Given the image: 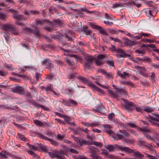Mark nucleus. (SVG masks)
<instances>
[{
  "mask_svg": "<svg viewBox=\"0 0 159 159\" xmlns=\"http://www.w3.org/2000/svg\"><path fill=\"white\" fill-rule=\"evenodd\" d=\"M142 41L144 42H149L150 43H152L155 42V41L153 39H142Z\"/></svg>",
  "mask_w": 159,
  "mask_h": 159,
  "instance_id": "obj_41",
  "label": "nucleus"
},
{
  "mask_svg": "<svg viewBox=\"0 0 159 159\" xmlns=\"http://www.w3.org/2000/svg\"><path fill=\"white\" fill-rule=\"evenodd\" d=\"M120 54H117L116 55V56H117L118 57H129L130 56V55L126 54L125 52H124V51L122 49V51H121L120 52Z\"/></svg>",
  "mask_w": 159,
  "mask_h": 159,
  "instance_id": "obj_23",
  "label": "nucleus"
},
{
  "mask_svg": "<svg viewBox=\"0 0 159 159\" xmlns=\"http://www.w3.org/2000/svg\"><path fill=\"white\" fill-rule=\"evenodd\" d=\"M108 32L111 34H117V32L113 29H108L107 30Z\"/></svg>",
  "mask_w": 159,
  "mask_h": 159,
  "instance_id": "obj_30",
  "label": "nucleus"
},
{
  "mask_svg": "<svg viewBox=\"0 0 159 159\" xmlns=\"http://www.w3.org/2000/svg\"><path fill=\"white\" fill-rule=\"evenodd\" d=\"M64 59L66 62L70 66H72L74 64L73 61L70 57H66Z\"/></svg>",
  "mask_w": 159,
  "mask_h": 159,
  "instance_id": "obj_20",
  "label": "nucleus"
},
{
  "mask_svg": "<svg viewBox=\"0 0 159 159\" xmlns=\"http://www.w3.org/2000/svg\"><path fill=\"white\" fill-rule=\"evenodd\" d=\"M120 132L121 134H117L114 137L115 140H124L125 137H129L130 135L129 133L127 132L125 130H120Z\"/></svg>",
  "mask_w": 159,
  "mask_h": 159,
  "instance_id": "obj_5",
  "label": "nucleus"
},
{
  "mask_svg": "<svg viewBox=\"0 0 159 159\" xmlns=\"http://www.w3.org/2000/svg\"><path fill=\"white\" fill-rule=\"evenodd\" d=\"M140 35L142 37V36L145 37H150L151 36V34H150L143 33L142 32L141 33H140Z\"/></svg>",
  "mask_w": 159,
  "mask_h": 159,
  "instance_id": "obj_39",
  "label": "nucleus"
},
{
  "mask_svg": "<svg viewBox=\"0 0 159 159\" xmlns=\"http://www.w3.org/2000/svg\"><path fill=\"white\" fill-rule=\"evenodd\" d=\"M111 49L113 52H115L118 53H120L121 51H122V49L121 48H116L115 46L111 45Z\"/></svg>",
  "mask_w": 159,
  "mask_h": 159,
  "instance_id": "obj_21",
  "label": "nucleus"
},
{
  "mask_svg": "<svg viewBox=\"0 0 159 159\" xmlns=\"http://www.w3.org/2000/svg\"><path fill=\"white\" fill-rule=\"evenodd\" d=\"M68 102L71 103L73 105V106H76L77 105V103L72 99L68 101Z\"/></svg>",
  "mask_w": 159,
  "mask_h": 159,
  "instance_id": "obj_46",
  "label": "nucleus"
},
{
  "mask_svg": "<svg viewBox=\"0 0 159 159\" xmlns=\"http://www.w3.org/2000/svg\"><path fill=\"white\" fill-rule=\"evenodd\" d=\"M12 17L17 21H21L25 20V18L23 16L17 14V12L16 14L12 15Z\"/></svg>",
  "mask_w": 159,
  "mask_h": 159,
  "instance_id": "obj_15",
  "label": "nucleus"
},
{
  "mask_svg": "<svg viewBox=\"0 0 159 159\" xmlns=\"http://www.w3.org/2000/svg\"><path fill=\"white\" fill-rule=\"evenodd\" d=\"M126 125L132 128H135L136 127V125L134 124L131 123H127Z\"/></svg>",
  "mask_w": 159,
  "mask_h": 159,
  "instance_id": "obj_52",
  "label": "nucleus"
},
{
  "mask_svg": "<svg viewBox=\"0 0 159 159\" xmlns=\"http://www.w3.org/2000/svg\"><path fill=\"white\" fill-rule=\"evenodd\" d=\"M41 63L42 65L45 66L46 68H48L50 70L54 67L52 61L48 59H44Z\"/></svg>",
  "mask_w": 159,
  "mask_h": 159,
  "instance_id": "obj_6",
  "label": "nucleus"
},
{
  "mask_svg": "<svg viewBox=\"0 0 159 159\" xmlns=\"http://www.w3.org/2000/svg\"><path fill=\"white\" fill-rule=\"evenodd\" d=\"M34 123L38 126H42L43 125V123L39 120H33Z\"/></svg>",
  "mask_w": 159,
  "mask_h": 159,
  "instance_id": "obj_28",
  "label": "nucleus"
},
{
  "mask_svg": "<svg viewBox=\"0 0 159 159\" xmlns=\"http://www.w3.org/2000/svg\"><path fill=\"white\" fill-rule=\"evenodd\" d=\"M117 148L121 151H124L127 153H130L134 152V150H132L128 147H123L122 146L119 145V146H117Z\"/></svg>",
  "mask_w": 159,
  "mask_h": 159,
  "instance_id": "obj_9",
  "label": "nucleus"
},
{
  "mask_svg": "<svg viewBox=\"0 0 159 159\" xmlns=\"http://www.w3.org/2000/svg\"><path fill=\"white\" fill-rule=\"evenodd\" d=\"M82 31L85 32L86 35L89 34L91 33V31L88 30L87 27L86 26L84 27Z\"/></svg>",
  "mask_w": 159,
  "mask_h": 159,
  "instance_id": "obj_36",
  "label": "nucleus"
},
{
  "mask_svg": "<svg viewBox=\"0 0 159 159\" xmlns=\"http://www.w3.org/2000/svg\"><path fill=\"white\" fill-rule=\"evenodd\" d=\"M103 22L104 24L107 25H111L113 24L112 22H109V21L104 20Z\"/></svg>",
  "mask_w": 159,
  "mask_h": 159,
  "instance_id": "obj_63",
  "label": "nucleus"
},
{
  "mask_svg": "<svg viewBox=\"0 0 159 159\" xmlns=\"http://www.w3.org/2000/svg\"><path fill=\"white\" fill-rule=\"evenodd\" d=\"M155 75L154 72H152L151 74V75L149 77L150 80L154 81L155 80Z\"/></svg>",
  "mask_w": 159,
  "mask_h": 159,
  "instance_id": "obj_50",
  "label": "nucleus"
},
{
  "mask_svg": "<svg viewBox=\"0 0 159 159\" xmlns=\"http://www.w3.org/2000/svg\"><path fill=\"white\" fill-rule=\"evenodd\" d=\"M46 134L49 137H53L56 136V134L53 133L48 132Z\"/></svg>",
  "mask_w": 159,
  "mask_h": 159,
  "instance_id": "obj_54",
  "label": "nucleus"
},
{
  "mask_svg": "<svg viewBox=\"0 0 159 159\" xmlns=\"http://www.w3.org/2000/svg\"><path fill=\"white\" fill-rule=\"evenodd\" d=\"M49 156L52 157H56V155L53 152H49L48 153Z\"/></svg>",
  "mask_w": 159,
  "mask_h": 159,
  "instance_id": "obj_64",
  "label": "nucleus"
},
{
  "mask_svg": "<svg viewBox=\"0 0 159 159\" xmlns=\"http://www.w3.org/2000/svg\"><path fill=\"white\" fill-rule=\"evenodd\" d=\"M105 57L104 55L101 54L98 55L97 59L95 60V64L97 66L102 65L103 64V60Z\"/></svg>",
  "mask_w": 159,
  "mask_h": 159,
  "instance_id": "obj_7",
  "label": "nucleus"
},
{
  "mask_svg": "<svg viewBox=\"0 0 159 159\" xmlns=\"http://www.w3.org/2000/svg\"><path fill=\"white\" fill-rule=\"evenodd\" d=\"M7 17V15L5 13H0V19L2 20H5Z\"/></svg>",
  "mask_w": 159,
  "mask_h": 159,
  "instance_id": "obj_35",
  "label": "nucleus"
},
{
  "mask_svg": "<svg viewBox=\"0 0 159 159\" xmlns=\"http://www.w3.org/2000/svg\"><path fill=\"white\" fill-rule=\"evenodd\" d=\"M14 92L20 94H23L25 93V90L23 87L20 86H16L13 91Z\"/></svg>",
  "mask_w": 159,
  "mask_h": 159,
  "instance_id": "obj_13",
  "label": "nucleus"
},
{
  "mask_svg": "<svg viewBox=\"0 0 159 159\" xmlns=\"http://www.w3.org/2000/svg\"><path fill=\"white\" fill-rule=\"evenodd\" d=\"M88 148L91 151L92 154L94 153V152L96 151V148L93 146H89Z\"/></svg>",
  "mask_w": 159,
  "mask_h": 159,
  "instance_id": "obj_38",
  "label": "nucleus"
},
{
  "mask_svg": "<svg viewBox=\"0 0 159 159\" xmlns=\"http://www.w3.org/2000/svg\"><path fill=\"white\" fill-rule=\"evenodd\" d=\"M98 30H99V31L100 33L102 34V35L105 36H108V35L106 31L104 30L100 26L99 27Z\"/></svg>",
  "mask_w": 159,
  "mask_h": 159,
  "instance_id": "obj_24",
  "label": "nucleus"
},
{
  "mask_svg": "<svg viewBox=\"0 0 159 159\" xmlns=\"http://www.w3.org/2000/svg\"><path fill=\"white\" fill-rule=\"evenodd\" d=\"M115 116V115L113 113L110 114L108 115V117L109 120H112Z\"/></svg>",
  "mask_w": 159,
  "mask_h": 159,
  "instance_id": "obj_51",
  "label": "nucleus"
},
{
  "mask_svg": "<svg viewBox=\"0 0 159 159\" xmlns=\"http://www.w3.org/2000/svg\"><path fill=\"white\" fill-rule=\"evenodd\" d=\"M70 34V33L69 32L67 33L63 34L62 36L65 37L68 40H71V36L69 35V34Z\"/></svg>",
  "mask_w": 159,
  "mask_h": 159,
  "instance_id": "obj_27",
  "label": "nucleus"
},
{
  "mask_svg": "<svg viewBox=\"0 0 159 159\" xmlns=\"http://www.w3.org/2000/svg\"><path fill=\"white\" fill-rule=\"evenodd\" d=\"M62 50L64 51V54L65 55H68L70 57H73L75 58L76 59L77 61L78 59H80V57L77 55L72 54H70L69 53V51L68 50H66L63 48H62Z\"/></svg>",
  "mask_w": 159,
  "mask_h": 159,
  "instance_id": "obj_11",
  "label": "nucleus"
},
{
  "mask_svg": "<svg viewBox=\"0 0 159 159\" xmlns=\"http://www.w3.org/2000/svg\"><path fill=\"white\" fill-rule=\"evenodd\" d=\"M17 134L19 138L23 140H25L26 138L23 135L20 133H18Z\"/></svg>",
  "mask_w": 159,
  "mask_h": 159,
  "instance_id": "obj_48",
  "label": "nucleus"
},
{
  "mask_svg": "<svg viewBox=\"0 0 159 159\" xmlns=\"http://www.w3.org/2000/svg\"><path fill=\"white\" fill-rule=\"evenodd\" d=\"M85 61L84 68L85 70H87L92 68L93 64L95 60V58L91 55H87L84 57Z\"/></svg>",
  "mask_w": 159,
  "mask_h": 159,
  "instance_id": "obj_1",
  "label": "nucleus"
},
{
  "mask_svg": "<svg viewBox=\"0 0 159 159\" xmlns=\"http://www.w3.org/2000/svg\"><path fill=\"white\" fill-rule=\"evenodd\" d=\"M2 28L3 30L9 32L13 31L14 27L10 24H6L3 25Z\"/></svg>",
  "mask_w": 159,
  "mask_h": 159,
  "instance_id": "obj_12",
  "label": "nucleus"
},
{
  "mask_svg": "<svg viewBox=\"0 0 159 159\" xmlns=\"http://www.w3.org/2000/svg\"><path fill=\"white\" fill-rule=\"evenodd\" d=\"M124 102L125 103L124 105V108L125 110L129 111H131L135 108V107L136 106L135 104L131 101L126 100H124Z\"/></svg>",
  "mask_w": 159,
  "mask_h": 159,
  "instance_id": "obj_4",
  "label": "nucleus"
},
{
  "mask_svg": "<svg viewBox=\"0 0 159 159\" xmlns=\"http://www.w3.org/2000/svg\"><path fill=\"white\" fill-rule=\"evenodd\" d=\"M43 24H44V23L43 21L36 20L35 26H33V27L35 28L34 30H32L29 28H26V31L30 33H33L34 34L38 37L39 35V32L37 30V28L39 26H41Z\"/></svg>",
  "mask_w": 159,
  "mask_h": 159,
  "instance_id": "obj_3",
  "label": "nucleus"
},
{
  "mask_svg": "<svg viewBox=\"0 0 159 159\" xmlns=\"http://www.w3.org/2000/svg\"><path fill=\"white\" fill-rule=\"evenodd\" d=\"M140 1L139 0H135L131 2V3L133 4L137 7H139L141 6V5L140 3Z\"/></svg>",
  "mask_w": 159,
  "mask_h": 159,
  "instance_id": "obj_25",
  "label": "nucleus"
},
{
  "mask_svg": "<svg viewBox=\"0 0 159 159\" xmlns=\"http://www.w3.org/2000/svg\"><path fill=\"white\" fill-rule=\"evenodd\" d=\"M144 111L147 112H151L154 111V108L149 107H147L145 108Z\"/></svg>",
  "mask_w": 159,
  "mask_h": 159,
  "instance_id": "obj_26",
  "label": "nucleus"
},
{
  "mask_svg": "<svg viewBox=\"0 0 159 159\" xmlns=\"http://www.w3.org/2000/svg\"><path fill=\"white\" fill-rule=\"evenodd\" d=\"M104 129L105 131H106L109 135L112 134L113 133V131L111 129V127L108 125H103Z\"/></svg>",
  "mask_w": 159,
  "mask_h": 159,
  "instance_id": "obj_17",
  "label": "nucleus"
},
{
  "mask_svg": "<svg viewBox=\"0 0 159 159\" xmlns=\"http://www.w3.org/2000/svg\"><path fill=\"white\" fill-rule=\"evenodd\" d=\"M77 43L79 46H83L86 45V43L82 41H79Z\"/></svg>",
  "mask_w": 159,
  "mask_h": 159,
  "instance_id": "obj_59",
  "label": "nucleus"
},
{
  "mask_svg": "<svg viewBox=\"0 0 159 159\" xmlns=\"http://www.w3.org/2000/svg\"><path fill=\"white\" fill-rule=\"evenodd\" d=\"M7 74V73L3 71L0 70V75L1 76H5Z\"/></svg>",
  "mask_w": 159,
  "mask_h": 159,
  "instance_id": "obj_57",
  "label": "nucleus"
},
{
  "mask_svg": "<svg viewBox=\"0 0 159 159\" xmlns=\"http://www.w3.org/2000/svg\"><path fill=\"white\" fill-rule=\"evenodd\" d=\"M104 75L107 79L113 78L112 74L111 72L107 73L106 72V73H105V74Z\"/></svg>",
  "mask_w": 159,
  "mask_h": 159,
  "instance_id": "obj_34",
  "label": "nucleus"
},
{
  "mask_svg": "<svg viewBox=\"0 0 159 159\" xmlns=\"http://www.w3.org/2000/svg\"><path fill=\"white\" fill-rule=\"evenodd\" d=\"M122 41L125 46L133 45L136 44V43L133 41H131L128 39L124 38Z\"/></svg>",
  "mask_w": 159,
  "mask_h": 159,
  "instance_id": "obj_10",
  "label": "nucleus"
},
{
  "mask_svg": "<svg viewBox=\"0 0 159 159\" xmlns=\"http://www.w3.org/2000/svg\"><path fill=\"white\" fill-rule=\"evenodd\" d=\"M153 3V2L151 1H147L144 2L145 5H147L148 6H151Z\"/></svg>",
  "mask_w": 159,
  "mask_h": 159,
  "instance_id": "obj_53",
  "label": "nucleus"
},
{
  "mask_svg": "<svg viewBox=\"0 0 159 159\" xmlns=\"http://www.w3.org/2000/svg\"><path fill=\"white\" fill-rule=\"evenodd\" d=\"M139 70V74L141 75L144 77H148V74L146 72V70L144 67H138Z\"/></svg>",
  "mask_w": 159,
  "mask_h": 159,
  "instance_id": "obj_14",
  "label": "nucleus"
},
{
  "mask_svg": "<svg viewBox=\"0 0 159 159\" xmlns=\"http://www.w3.org/2000/svg\"><path fill=\"white\" fill-rule=\"evenodd\" d=\"M81 144H84L85 145L89 144L90 145L91 144V142L87 141L86 140H82L80 143Z\"/></svg>",
  "mask_w": 159,
  "mask_h": 159,
  "instance_id": "obj_47",
  "label": "nucleus"
},
{
  "mask_svg": "<svg viewBox=\"0 0 159 159\" xmlns=\"http://www.w3.org/2000/svg\"><path fill=\"white\" fill-rule=\"evenodd\" d=\"M66 135L65 134L61 135L60 134H58L57 135V140H61L63 139L65 136Z\"/></svg>",
  "mask_w": 159,
  "mask_h": 159,
  "instance_id": "obj_33",
  "label": "nucleus"
},
{
  "mask_svg": "<svg viewBox=\"0 0 159 159\" xmlns=\"http://www.w3.org/2000/svg\"><path fill=\"white\" fill-rule=\"evenodd\" d=\"M33 104L34 106L37 107H41L42 108H43L44 106L39 105L36 102H34L33 103Z\"/></svg>",
  "mask_w": 159,
  "mask_h": 159,
  "instance_id": "obj_49",
  "label": "nucleus"
},
{
  "mask_svg": "<svg viewBox=\"0 0 159 159\" xmlns=\"http://www.w3.org/2000/svg\"><path fill=\"white\" fill-rule=\"evenodd\" d=\"M117 73L119 76L122 79H126L129 77V74L125 72L124 71L122 73L120 71H118Z\"/></svg>",
  "mask_w": 159,
  "mask_h": 159,
  "instance_id": "obj_16",
  "label": "nucleus"
},
{
  "mask_svg": "<svg viewBox=\"0 0 159 159\" xmlns=\"http://www.w3.org/2000/svg\"><path fill=\"white\" fill-rule=\"evenodd\" d=\"M78 79L84 83H86L88 82V80L82 77H78Z\"/></svg>",
  "mask_w": 159,
  "mask_h": 159,
  "instance_id": "obj_32",
  "label": "nucleus"
},
{
  "mask_svg": "<svg viewBox=\"0 0 159 159\" xmlns=\"http://www.w3.org/2000/svg\"><path fill=\"white\" fill-rule=\"evenodd\" d=\"M135 52L141 54H143L145 53V52L144 50H136L135 51Z\"/></svg>",
  "mask_w": 159,
  "mask_h": 159,
  "instance_id": "obj_45",
  "label": "nucleus"
},
{
  "mask_svg": "<svg viewBox=\"0 0 159 159\" xmlns=\"http://www.w3.org/2000/svg\"><path fill=\"white\" fill-rule=\"evenodd\" d=\"M133 153H134V156L138 158H142L144 156V155L143 154L140 153L139 152L135 150H134V152H133Z\"/></svg>",
  "mask_w": 159,
  "mask_h": 159,
  "instance_id": "obj_22",
  "label": "nucleus"
},
{
  "mask_svg": "<svg viewBox=\"0 0 159 159\" xmlns=\"http://www.w3.org/2000/svg\"><path fill=\"white\" fill-rule=\"evenodd\" d=\"M88 86L91 88H93L94 89H96V88H97V87H96L94 85V84H93V83H92L91 82H88L87 83Z\"/></svg>",
  "mask_w": 159,
  "mask_h": 159,
  "instance_id": "obj_44",
  "label": "nucleus"
},
{
  "mask_svg": "<svg viewBox=\"0 0 159 159\" xmlns=\"http://www.w3.org/2000/svg\"><path fill=\"white\" fill-rule=\"evenodd\" d=\"M117 146H119V145H116L114 146L112 145H108L106 147V148L109 151V152L113 151L115 149H116L119 150V149L117 148Z\"/></svg>",
  "mask_w": 159,
  "mask_h": 159,
  "instance_id": "obj_18",
  "label": "nucleus"
},
{
  "mask_svg": "<svg viewBox=\"0 0 159 159\" xmlns=\"http://www.w3.org/2000/svg\"><path fill=\"white\" fill-rule=\"evenodd\" d=\"M26 144L28 146L30 149L33 150H36L37 149V148L36 146L32 145H30L28 143H26Z\"/></svg>",
  "mask_w": 159,
  "mask_h": 159,
  "instance_id": "obj_29",
  "label": "nucleus"
},
{
  "mask_svg": "<svg viewBox=\"0 0 159 159\" xmlns=\"http://www.w3.org/2000/svg\"><path fill=\"white\" fill-rule=\"evenodd\" d=\"M91 157L93 159H102L101 157L95 154V153L92 154Z\"/></svg>",
  "mask_w": 159,
  "mask_h": 159,
  "instance_id": "obj_37",
  "label": "nucleus"
},
{
  "mask_svg": "<svg viewBox=\"0 0 159 159\" xmlns=\"http://www.w3.org/2000/svg\"><path fill=\"white\" fill-rule=\"evenodd\" d=\"M95 83L98 86L102 87V88H105V89H107L108 88L106 86H104V85H102V84H101L99 83H98V82H97V81H95Z\"/></svg>",
  "mask_w": 159,
  "mask_h": 159,
  "instance_id": "obj_58",
  "label": "nucleus"
},
{
  "mask_svg": "<svg viewBox=\"0 0 159 159\" xmlns=\"http://www.w3.org/2000/svg\"><path fill=\"white\" fill-rule=\"evenodd\" d=\"M89 25L92 28L96 29L97 30H98V28H99V26L96 25L93 23H90Z\"/></svg>",
  "mask_w": 159,
  "mask_h": 159,
  "instance_id": "obj_43",
  "label": "nucleus"
},
{
  "mask_svg": "<svg viewBox=\"0 0 159 159\" xmlns=\"http://www.w3.org/2000/svg\"><path fill=\"white\" fill-rule=\"evenodd\" d=\"M39 137L45 140H48L49 141L51 144L55 146H57V142L56 141H54L52 139H51L45 136H44L42 134H39Z\"/></svg>",
  "mask_w": 159,
  "mask_h": 159,
  "instance_id": "obj_8",
  "label": "nucleus"
},
{
  "mask_svg": "<svg viewBox=\"0 0 159 159\" xmlns=\"http://www.w3.org/2000/svg\"><path fill=\"white\" fill-rule=\"evenodd\" d=\"M140 131L143 132H148L149 130L147 127H144L143 128H140L139 129Z\"/></svg>",
  "mask_w": 159,
  "mask_h": 159,
  "instance_id": "obj_42",
  "label": "nucleus"
},
{
  "mask_svg": "<svg viewBox=\"0 0 159 159\" xmlns=\"http://www.w3.org/2000/svg\"><path fill=\"white\" fill-rule=\"evenodd\" d=\"M115 89L116 93L110 89L108 90V92L109 95L112 97L120 96L122 94L125 95H127V94L125 87L124 88L119 87L118 88H115Z\"/></svg>",
  "mask_w": 159,
  "mask_h": 159,
  "instance_id": "obj_2",
  "label": "nucleus"
},
{
  "mask_svg": "<svg viewBox=\"0 0 159 159\" xmlns=\"http://www.w3.org/2000/svg\"><path fill=\"white\" fill-rule=\"evenodd\" d=\"M91 144H93L97 146H102L101 144L99 142L94 141L93 142H91Z\"/></svg>",
  "mask_w": 159,
  "mask_h": 159,
  "instance_id": "obj_40",
  "label": "nucleus"
},
{
  "mask_svg": "<svg viewBox=\"0 0 159 159\" xmlns=\"http://www.w3.org/2000/svg\"><path fill=\"white\" fill-rule=\"evenodd\" d=\"M139 144L140 146L143 145L144 143V141L142 140L141 139H139Z\"/></svg>",
  "mask_w": 159,
  "mask_h": 159,
  "instance_id": "obj_62",
  "label": "nucleus"
},
{
  "mask_svg": "<svg viewBox=\"0 0 159 159\" xmlns=\"http://www.w3.org/2000/svg\"><path fill=\"white\" fill-rule=\"evenodd\" d=\"M105 18L109 20H112L110 16V15L106 13L105 15Z\"/></svg>",
  "mask_w": 159,
  "mask_h": 159,
  "instance_id": "obj_61",
  "label": "nucleus"
},
{
  "mask_svg": "<svg viewBox=\"0 0 159 159\" xmlns=\"http://www.w3.org/2000/svg\"><path fill=\"white\" fill-rule=\"evenodd\" d=\"M0 156L1 158H5L7 159L8 157L10 156V154L7 152L5 151H2L1 152H0Z\"/></svg>",
  "mask_w": 159,
  "mask_h": 159,
  "instance_id": "obj_19",
  "label": "nucleus"
},
{
  "mask_svg": "<svg viewBox=\"0 0 159 159\" xmlns=\"http://www.w3.org/2000/svg\"><path fill=\"white\" fill-rule=\"evenodd\" d=\"M4 66L5 68L9 70H11L14 69V68L12 66V65L11 64H5L4 65Z\"/></svg>",
  "mask_w": 159,
  "mask_h": 159,
  "instance_id": "obj_31",
  "label": "nucleus"
},
{
  "mask_svg": "<svg viewBox=\"0 0 159 159\" xmlns=\"http://www.w3.org/2000/svg\"><path fill=\"white\" fill-rule=\"evenodd\" d=\"M96 90L100 94H102L104 93V91L98 87L96 88Z\"/></svg>",
  "mask_w": 159,
  "mask_h": 159,
  "instance_id": "obj_55",
  "label": "nucleus"
},
{
  "mask_svg": "<svg viewBox=\"0 0 159 159\" xmlns=\"http://www.w3.org/2000/svg\"><path fill=\"white\" fill-rule=\"evenodd\" d=\"M82 124L84 125L85 126L87 127H89V126H91V123H88V122H81Z\"/></svg>",
  "mask_w": 159,
  "mask_h": 159,
  "instance_id": "obj_56",
  "label": "nucleus"
},
{
  "mask_svg": "<svg viewBox=\"0 0 159 159\" xmlns=\"http://www.w3.org/2000/svg\"><path fill=\"white\" fill-rule=\"evenodd\" d=\"M69 151L71 153H76V154H78V152L75 149H74L71 148L69 149Z\"/></svg>",
  "mask_w": 159,
  "mask_h": 159,
  "instance_id": "obj_60",
  "label": "nucleus"
}]
</instances>
